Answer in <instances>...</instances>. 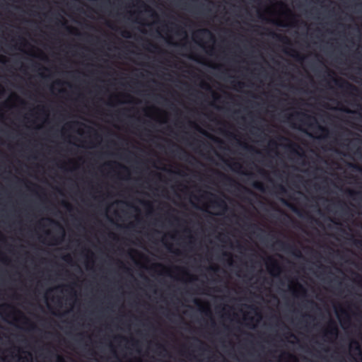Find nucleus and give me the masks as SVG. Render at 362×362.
<instances>
[{"instance_id": "31", "label": "nucleus", "mask_w": 362, "mask_h": 362, "mask_svg": "<svg viewBox=\"0 0 362 362\" xmlns=\"http://www.w3.org/2000/svg\"><path fill=\"white\" fill-rule=\"evenodd\" d=\"M57 362H66V361H65V359L62 356H57Z\"/></svg>"}, {"instance_id": "2", "label": "nucleus", "mask_w": 362, "mask_h": 362, "mask_svg": "<svg viewBox=\"0 0 362 362\" xmlns=\"http://www.w3.org/2000/svg\"><path fill=\"white\" fill-rule=\"evenodd\" d=\"M276 245L279 246L282 251L288 252L296 257H301L300 251L293 245H291L281 240H277Z\"/></svg>"}, {"instance_id": "45", "label": "nucleus", "mask_w": 362, "mask_h": 362, "mask_svg": "<svg viewBox=\"0 0 362 362\" xmlns=\"http://www.w3.org/2000/svg\"><path fill=\"white\" fill-rule=\"evenodd\" d=\"M354 244L355 245H362V242L358 240H354Z\"/></svg>"}, {"instance_id": "29", "label": "nucleus", "mask_w": 362, "mask_h": 362, "mask_svg": "<svg viewBox=\"0 0 362 362\" xmlns=\"http://www.w3.org/2000/svg\"><path fill=\"white\" fill-rule=\"evenodd\" d=\"M284 354L286 355L289 358L293 359L295 361H296V358L293 355L288 353H284Z\"/></svg>"}, {"instance_id": "34", "label": "nucleus", "mask_w": 362, "mask_h": 362, "mask_svg": "<svg viewBox=\"0 0 362 362\" xmlns=\"http://www.w3.org/2000/svg\"><path fill=\"white\" fill-rule=\"evenodd\" d=\"M273 23H275V24H276L277 25H279V26H281V27H286V26L285 24H283V23H281L276 22V21H273Z\"/></svg>"}, {"instance_id": "36", "label": "nucleus", "mask_w": 362, "mask_h": 362, "mask_svg": "<svg viewBox=\"0 0 362 362\" xmlns=\"http://www.w3.org/2000/svg\"><path fill=\"white\" fill-rule=\"evenodd\" d=\"M117 165H118V166H119L120 168H122V169H123V170H126V171H128V168H127L126 166H124V165H121V164H119V163H118Z\"/></svg>"}, {"instance_id": "38", "label": "nucleus", "mask_w": 362, "mask_h": 362, "mask_svg": "<svg viewBox=\"0 0 362 362\" xmlns=\"http://www.w3.org/2000/svg\"><path fill=\"white\" fill-rule=\"evenodd\" d=\"M202 88H207V89H209V88H210L208 84H206V83H203L202 84Z\"/></svg>"}, {"instance_id": "19", "label": "nucleus", "mask_w": 362, "mask_h": 362, "mask_svg": "<svg viewBox=\"0 0 362 362\" xmlns=\"http://www.w3.org/2000/svg\"><path fill=\"white\" fill-rule=\"evenodd\" d=\"M225 163L230 167V168L233 170H236L237 169H240L241 168V165L238 163H233L232 165L228 163L227 160H225Z\"/></svg>"}, {"instance_id": "12", "label": "nucleus", "mask_w": 362, "mask_h": 362, "mask_svg": "<svg viewBox=\"0 0 362 362\" xmlns=\"http://www.w3.org/2000/svg\"><path fill=\"white\" fill-rule=\"evenodd\" d=\"M271 35H272V37L274 38H276L278 40H279L280 42L286 44V45H291V41L290 40L286 37V36H283V35H278L275 33H271Z\"/></svg>"}, {"instance_id": "54", "label": "nucleus", "mask_w": 362, "mask_h": 362, "mask_svg": "<svg viewBox=\"0 0 362 362\" xmlns=\"http://www.w3.org/2000/svg\"><path fill=\"white\" fill-rule=\"evenodd\" d=\"M310 303L311 305H316V303H315L314 301H313V300H310Z\"/></svg>"}, {"instance_id": "16", "label": "nucleus", "mask_w": 362, "mask_h": 362, "mask_svg": "<svg viewBox=\"0 0 362 362\" xmlns=\"http://www.w3.org/2000/svg\"><path fill=\"white\" fill-rule=\"evenodd\" d=\"M148 45L150 47H147V49L150 52H158L164 53V52L163 50H161L156 45L149 42Z\"/></svg>"}, {"instance_id": "40", "label": "nucleus", "mask_w": 362, "mask_h": 362, "mask_svg": "<svg viewBox=\"0 0 362 362\" xmlns=\"http://www.w3.org/2000/svg\"><path fill=\"white\" fill-rule=\"evenodd\" d=\"M258 171H259V173L261 175H266V174H267V173H266V172H265V170H264L263 169L259 168Z\"/></svg>"}, {"instance_id": "57", "label": "nucleus", "mask_w": 362, "mask_h": 362, "mask_svg": "<svg viewBox=\"0 0 362 362\" xmlns=\"http://www.w3.org/2000/svg\"><path fill=\"white\" fill-rule=\"evenodd\" d=\"M344 111H345L346 112H351L349 109H344Z\"/></svg>"}, {"instance_id": "63", "label": "nucleus", "mask_w": 362, "mask_h": 362, "mask_svg": "<svg viewBox=\"0 0 362 362\" xmlns=\"http://www.w3.org/2000/svg\"><path fill=\"white\" fill-rule=\"evenodd\" d=\"M182 33L183 34H186V32H185V30H182Z\"/></svg>"}, {"instance_id": "9", "label": "nucleus", "mask_w": 362, "mask_h": 362, "mask_svg": "<svg viewBox=\"0 0 362 362\" xmlns=\"http://www.w3.org/2000/svg\"><path fill=\"white\" fill-rule=\"evenodd\" d=\"M176 154H179L178 155L179 158L182 160H185V161L190 162L189 160V158H193L194 160H195L194 157H193L192 156L189 155L187 152H186L185 150L180 148H179V150L177 151Z\"/></svg>"}, {"instance_id": "7", "label": "nucleus", "mask_w": 362, "mask_h": 362, "mask_svg": "<svg viewBox=\"0 0 362 362\" xmlns=\"http://www.w3.org/2000/svg\"><path fill=\"white\" fill-rule=\"evenodd\" d=\"M334 83L339 88L346 89L349 91H358V89L354 85L349 83L343 79L333 78Z\"/></svg>"}, {"instance_id": "26", "label": "nucleus", "mask_w": 362, "mask_h": 362, "mask_svg": "<svg viewBox=\"0 0 362 362\" xmlns=\"http://www.w3.org/2000/svg\"><path fill=\"white\" fill-rule=\"evenodd\" d=\"M350 166H351L353 168L356 169V170L362 173V167H360L358 165L356 164H350Z\"/></svg>"}, {"instance_id": "20", "label": "nucleus", "mask_w": 362, "mask_h": 362, "mask_svg": "<svg viewBox=\"0 0 362 362\" xmlns=\"http://www.w3.org/2000/svg\"><path fill=\"white\" fill-rule=\"evenodd\" d=\"M70 127L72 126H84L87 127L89 130H93L90 127L85 125L83 123L79 122H73L71 124H69Z\"/></svg>"}, {"instance_id": "17", "label": "nucleus", "mask_w": 362, "mask_h": 362, "mask_svg": "<svg viewBox=\"0 0 362 362\" xmlns=\"http://www.w3.org/2000/svg\"><path fill=\"white\" fill-rule=\"evenodd\" d=\"M252 187L256 189H258L261 192H264V186L263 185V183L260 182H258V181H255L252 183Z\"/></svg>"}, {"instance_id": "32", "label": "nucleus", "mask_w": 362, "mask_h": 362, "mask_svg": "<svg viewBox=\"0 0 362 362\" xmlns=\"http://www.w3.org/2000/svg\"><path fill=\"white\" fill-rule=\"evenodd\" d=\"M132 344L134 346H137L139 345V341L135 339H132Z\"/></svg>"}, {"instance_id": "39", "label": "nucleus", "mask_w": 362, "mask_h": 362, "mask_svg": "<svg viewBox=\"0 0 362 362\" xmlns=\"http://www.w3.org/2000/svg\"><path fill=\"white\" fill-rule=\"evenodd\" d=\"M210 269L212 270L213 272H216L218 270V267H211Z\"/></svg>"}, {"instance_id": "62", "label": "nucleus", "mask_w": 362, "mask_h": 362, "mask_svg": "<svg viewBox=\"0 0 362 362\" xmlns=\"http://www.w3.org/2000/svg\"><path fill=\"white\" fill-rule=\"evenodd\" d=\"M46 234H47V235H49V234H50V233H49V231H47V232H46Z\"/></svg>"}, {"instance_id": "27", "label": "nucleus", "mask_w": 362, "mask_h": 362, "mask_svg": "<svg viewBox=\"0 0 362 362\" xmlns=\"http://www.w3.org/2000/svg\"><path fill=\"white\" fill-rule=\"evenodd\" d=\"M121 35L124 37H126V38H129V37H131V35H130V33L128 32V31H123L122 32Z\"/></svg>"}, {"instance_id": "49", "label": "nucleus", "mask_w": 362, "mask_h": 362, "mask_svg": "<svg viewBox=\"0 0 362 362\" xmlns=\"http://www.w3.org/2000/svg\"><path fill=\"white\" fill-rule=\"evenodd\" d=\"M62 25L66 26V28L69 30H71V28H69V27L66 26V22H63V23H62Z\"/></svg>"}, {"instance_id": "6", "label": "nucleus", "mask_w": 362, "mask_h": 362, "mask_svg": "<svg viewBox=\"0 0 362 362\" xmlns=\"http://www.w3.org/2000/svg\"><path fill=\"white\" fill-rule=\"evenodd\" d=\"M194 39L201 40L203 37H208L211 41L214 42L215 38L213 33L206 28H201L193 33Z\"/></svg>"}, {"instance_id": "5", "label": "nucleus", "mask_w": 362, "mask_h": 362, "mask_svg": "<svg viewBox=\"0 0 362 362\" xmlns=\"http://www.w3.org/2000/svg\"><path fill=\"white\" fill-rule=\"evenodd\" d=\"M339 329L337 325L334 321H329L327 325V328L325 332V336L327 337H334L338 336Z\"/></svg>"}, {"instance_id": "58", "label": "nucleus", "mask_w": 362, "mask_h": 362, "mask_svg": "<svg viewBox=\"0 0 362 362\" xmlns=\"http://www.w3.org/2000/svg\"><path fill=\"white\" fill-rule=\"evenodd\" d=\"M212 326H215V322L214 320H212Z\"/></svg>"}, {"instance_id": "33", "label": "nucleus", "mask_w": 362, "mask_h": 362, "mask_svg": "<svg viewBox=\"0 0 362 362\" xmlns=\"http://www.w3.org/2000/svg\"><path fill=\"white\" fill-rule=\"evenodd\" d=\"M203 312H204V313L206 315H211V311L209 308H206V310H202Z\"/></svg>"}, {"instance_id": "3", "label": "nucleus", "mask_w": 362, "mask_h": 362, "mask_svg": "<svg viewBox=\"0 0 362 362\" xmlns=\"http://www.w3.org/2000/svg\"><path fill=\"white\" fill-rule=\"evenodd\" d=\"M205 194L209 195L213 198L210 199V202L214 206L221 209L223 211H226L228 209L227 204L223 199L209 192H205Z\"/></svg>"}, {"instance_id": "56", "label": "nucleus", "mask_w": 362, "mask_h": 362, "mask_svg": "<svg viewBox=\"0 0 362 362\" xmlns=\"http://www.w3.org/2000/svg\"><path fill=\"white\" fill-rule=\"evenodd\" d=\"M158 347L159 349H163V350H165L164 347L162 345H160V344H159Z\"/></svg>"}, {"instance_id": "59", "label": "nucleus", "mask_w": 362, "mask_h": 362, "mask_svg": "<svg viewBox=\"0 0 362 362\" xmlns=\"http://www.w3.org/2000/svg\"><path fill=\"white\" fill-rule=\"evenodd\" d=\"M256 315H258L259 317H261V315L259 313H257Z\"/></svg>"}, {"instance_id": "61", "label": "nucleus", "mask_w": 362, "mask_h": 362, "mask_svg": "<svg viewBox=\"0 0 362 362\" xmlns=\"http://www.w3.org/2000/svg\"><path fill=\"white\" fill-rule=\"evenodd\" d=\"M173 218H174L175 220H177V221H178V220H179V219H178L177 217H175V216H173Z\"/></svg>"}, {"instance_id": "10", "label": "nucleus", "mask_w": 362, "mask_h": 362, "mask_svg": "<svg viewBox=\"0 0 362 362\" xmlns=\"http://www.w3.org/2000/svg\"><path fill=\"white\" fill-rule=\"evenodd\" d=\"M284 52L288 55L293 57L298 62H302L304 59V57L301 55L298 52L294 49H291V52H288L287 50H285Z\"/></svg>"}, {"instance_id": "52", "label": "nucleus", "mask_w": 362, "mask_h": 362, "mask_svg": "<svg viewBox=\"0 0 362 362\" xmlns=\"http://www.w3.org/2000/svg\"><path fill=\"white\" fill-rule=\"evenodd\" d=\"M223 255H224V256H226V257H230V256H231V255H230V253H228V252H224V253H223Z\"/></svg>"}, {"instance_id": "44", "label": "nucleus", "mask_w": 362, "mask_h": 362, "mask_svg": "<svg viewBox=\"0 0 362 362\" xmlns=\"http://www.w3.org/2000/svg\"><path fill=\"white\" fill-rule=\"evenodd\" d=\"M298 286H299V288L303 291V293L305 294L306 291H305V288L300 284H298Z\"/></svg>"}, {"instance_id": "8", "label": "nucleus", "mask_w": 362, "mask_h": 362, "mask_svg": "<svg viewBox=\"0 0 362 362\" xmlns=\"http://www.w3.org/2000/svg\"><path fill=\"white\" fill-rule=\"evenodd\" d=\"M48 220L51 223H54L57 226H59V228L60 229L61 235H62L61 237L59 238H55V237L52 238L53 243L52 244V245H57V244L60 243L61 241L64 239V230L62 228V226L58 222H56V221H54V220H52V219H48Z\"/></svg>"}, {"instance_id": "53", "label": "nucleus", "mask_w": 362, "mask_h": 362, "mask_svg": "<svg viewBox=\"0 0 362 362\" xmlns=\"http://www.w3.org/2000/svg\"><path fill=\"white\" fill-rule=\"evenodd\" d=\"M93 131L95 132V138H99L100 135L95 130H93Z\"/></svg>"}, {"instance_id": "24", "label": "nucleus", "mask_w": 362, "mask_h": 362, "mask_svg": "<svg viewBox=\"0 0 362 362\" xmlns=\"http://www.w3.org/2000/svg\"><path fill=\"white\" fill-rule=\"evenodd\" d=\"M62 204L69 211H71L72 209L71 205L66 201L62 202Z\"/></svg>"}, {"instance_id": "64", "label": "nucleus", "mask_w": 362, "mask_h": 362, "mask_svg": "<svg viewBox=\"0 0 362 362\" xmlns=\"http://www.w3.org/2000/svg\"><path fill=\"white\" fill-rule=\"evenodd\" d=\"M291 337H296L293 334H291Z\"/></svg>"}, {"instance_id": "13", "label": "nucleus", "mask_w": 362, "mask_h": 362, "mask_svg": "<svg viewBox=\"0 0 362 362\" xmlns=\"http://www.w3.org/2000/svg\"><path fill=\"white\" fill-rule=\"evenodd\" d=\"M282 202L286 205L288 207H289L294 213H296V214H298L299 216H301V211L300 210H299L296 206H295L294 205L291 204V203H289L288 202H287L286 200L285 199H282Z\"/></svg>"}, {"instance_id": "1", "label": "nucleus", "mask_w": 362, "mask_h": 362, "mask_svg": "<svg viewBox=\"0 0 362 362\" xmlns=\"http://www.w3.org/2000/svg\"><path fill=\"white\" fill-rule=\"evenodd\" d=\"M294 117H298V119L300 121H301L304 124H308L309 126H312V124L310 123V121L314 122L315 124H316V127H317V129L324 134H327L328 132H329L328 129L326 127L320 126L317 123V119H316V118L315 117H313V116H311L310 115H308V114H306L305 112H297L295 113V115H289L288 117V119H291Z\"/></svg>"}, {"instance_id": "25", "label": "nucleus", "mask_w": 362, "mask_h": 362, "mask_svg": "<svg viewBox=\"0 0 362 362\" xmlns=\"http://www.w3.org/2000/svg\"><path fill=\"white\" fill-rule=\"evenodd\" d=\"M194 303L199 308V309H202V303L201 302L200 300L199 299H194Z\"/></svg>"}, {"instance_id": "55", "label": "nucleus", "mask_w": 362, "mask_h": 362, "mask_svg": "<svg viewBox=\"0 0 362 362\" xmlns=\"http://www.w3.org/2000/svg\"><path fill=\"white\" fill-rule=\"evenodd\" d=\"M213 96L214 97L215 99L218 98L217 95L215 93H213Z\"/></svg>"}, {"instance_id": "51", "label": "nucleus", "mask_w": 362, "mask_h": 362, "mask_svg": "<svg viewBox=\"0 0 362 362\" xmlns=\"http://www.w3.org/2000/svg\"><path fill=\"white\" fill-rule=\"evenodd\" d=\"M244 189H245L246 192H247L248 193H250V194H252V192L251 190H250L249 189L247 188H245L244 187Z\"/></svg>"}, {"instance_id": "50", "label": "nucleus", "mask_w": 362, "mask_h": 362, "mask_svg": "<svg viewBox=\"0 0 362 362\" xmlns=\"http://www.w3.org/2000/svg\"><path fill=\"white\" fill-rule=\"evenodd\" d=\"M249 227H250V228H256L257 226H256V225H255V224H250V225H249Z\"/></svg>"}, {"instance_id": "4", "label": "nucleus", "mask_w": 362, "mask_h": 362, "mask_svg": "<svg viewBox=\"0 0 362 362\" xmlns=\"http://www.w3.org/2000/svg\"><path fill=\"white\" fill-rule=\"evenodd\" d=\"M267 267L271 274L273 276L278 275L281 272V267L278 262L272 258L269 257L267 261Z\"/></svg>"}, {"instance_id": "15", "label": "nucleus", "mask_w": 362, "mask_h": 362, "mask_svg": "<svg viewBox=\"0 0 362 362\" xmlns=\"http://www.w3.org/2000/svg\"><path fill=\"white\" fill-rule=\"evenodd\" d=\"M218 174L223 179H224L226 181H227L230 185H232L233 184H237L236 182L233 179L230 177L229 176H228L223 173H218Z\"/></svg>"}, {"instance_id": "23", "label": "nucleus", "mask_w": 362, "mask_h": 362, "mask_svg": "<svg viewBox=\"0 0 362 362\" xmlns=\"http://www.w3.org/2000/svg\"><path fill=\"white\" fill-rule=\"evenodd\" d=\"M352 344H355V349L358 352V355L361 356V349L359 344L356 341H354Z\"/></svg>"}, {"instance_id": "47", "label": "nucleus", "mask_w": 362, "mask_h": 362, "mask_svg": "<svg viewBox=\"0 0 362 362\" xmlns=\"http://www.w3.org/2000/svg\"><path fill=\"white\" fill-rule=\"evenodd\" d=\"M279 139L281 140V141H288V140L287 138H286L284 136H280L279 138Z\"/></svg>"}, {"instance_id": "41", "label": "nucleus", "mask_w": 362, "mask_h": 362, "mask_svg": "<svg viewBox=\"0 0 362 362\" xmlns=\"http://www.w3.org/2000/svg\"><path fill=\"white\" fill-rule=\"evenodd\" d=\"M269 144H270L271 146H275V147H276V146H277V144H276V141H271L269 142Z\"/></svg>"}, {"instance_id": "37", "label": "nucleus", "mask_w": 362, "mask_h": 362, "mask_svg": "<svg viewBox=\"0 0 362 362\" xmlns=\"http://www.w3.org/2000/svg\"><path fill=\"white\" fill-rule=\"evenodd\" d=\"M168 249L169 250V251H170V252H174V253H175V254H176V255H180V252H179V251H178V250L173 251V250H171V247H168Z\"/></svg>"}, {"instance_id": "22", "label": "nucleus", "mask_w": 362, "mask_h": 362, "mask_svg": "<svg viewBox=\"0 0 362 362\" xmlns=\"http://www.w3.org/2000/svg\"><path fill=\"white\" fill-rule=\"evenodd\" d=\"M275 187L278 189L279 192L281 194L285 193L286 192V188L282 185H276Z\"/></svg>"}, {"instance_id": "48", "label": "nucleus", "mask_w": 362, "mask_h": 362, "mask_svg": "<svg viewBox=\"0 0 362 362\" xmlns=\"http://www.w3.org/2000/svg\"><path fill=\"white\" fill-rule=\"evenodd\" d=\"M4 59H5L4 57L0 56V62L4 63L5 62Z\"/></svg>"}, {"instance_id": "30", "label": "nucleus", "mask_w": 362, "mask_h": 362, "mask_svg": "<svg viewBox=\"0 0 362 362\" xmlns=\"http://www.w3.org/2000/svg\"><path fill=\"white\" fill-rule=\"evenodd\" d=\"M157 267H159V268H163V264H159V263H158V264H155L151 267V269H156V268H157Z\"/></svg>"}, {"instance_id": "42", "label": "nucleus", "mask_w": 362, "mask_h": 362, "mask_svg": "<svg viewBox=\"0 0 362 362\" xmlns=\"http://www.w3.org/2000/svg\"><path fill=\"white\" fill-rule=\"evenodd\" d=\"M64 259L65 261H66V262L69 261V260L71 259V257H70V255H66V256H64Z\"/></svg>"}, {"instance_id": "21", "label": "nucleus", "mask_w": 362, "mask_h": 362, "mask_svg": "<svg viewBox=\"0 0 362 362\" xmlns=\"http://www.w3.org/2000/svg\"><path fill=\"white\" fill-rule=\"evenodd\" d=\"M234 88H241L245 86V83L240 81H233L231 82Z\"/></svg>"}, {"instance_id": "60", "label": "nucleus", "mask_w": 362, "mask_h": 362, "mask_svg": "<svg viewBox=\"0 0 362 362\" xmlns=\"http://www.w3.org/2000/svg\"><path fill=\"white\" fill-rule=\"evenodd\" d=\"M57 84H61L62 83H61V81H57Z\"/></svg>"}, {"instance_id": "11", "label": "nucleus", "mask_w": 362, "mask_h": 362, "mask_svg": "<svg viewBox=\"0 0 362 362\" xmlns=\"http://www.w3.org/2000/svg\"><path fill=\"white\" fill-rule=\"evenodd\" d=\"M288 148L291 150V153L299 156L300 157H303L305 155L303 153H300L298 149L300 148V146L294 143H290L288 146Z\"/></svg>"}, {"instance_id": "28", "label": "nucleus", "mask_w": 362, "mask_h": 362, "mask_svg": "<svg viewBox=\"0 0 362 362\" xmlns=\"http://www.w3.org/2000/svg\"><path fill=\"white\" fill-rule=\"evenodd\" d=\"M196 127L197 128V130L201 132L202 134H203L204 135H206V136H209V134L204 130H203L202 129L199 128L198 126L196 125Z\"/></svg>"}, {"instance_id": "43", "label": "nucleus", "mask_w": 362, "mask_h": 362, "mask_svg": "<svg viewBox=\"0 0 362 362\" xmlns=\"http://www.w3.org/2000/svg\"><path fill=\"white\" fill-rule=\"evenodd\" d=\"M228 135L230 137H231V138H233V139H236V136H235L234 134H233V133H230H230H228Z\"/></svg>"}, {"instance_id": "46", "label": "nucleus", "mask_w": 362, "mask_h": 362, "mask_svg": "<svg viewBox=\"0 0 362 362\" xmlns=\"http://www.w3.org/2000/svg\"><path fill=\"white\" fill-rule=\"evenodd\" d=\"M243 146L246 148H250V150H252V151H255V149L253 148V147H249L248 146H247L246 144H243Z\"/></svg>"}, {"instance_id": "18", "label": "nucleus", "mask_w": 362, "mask_h": 362, "mask_svg": "<svg viewBox=\"0 0 362 362\" xmlns=\"http://www.w3.org/2000/svg\"><path fill=\"white\" fill-rule=\"evenodd\" d=\"M18 313H20L21 317L24 319V323L30 325V329H35V325L33 323H31V322L28 318H26L21 313H20L19 311H18Z\"/></svg>"}, {"instance_id": "14", "label": "nucleus", "mask_w": 362, "mask_h": 362, "mask_svg": "<svg viewBox=\"0 0 362 362\" xmlns=\"http://www.w3.org/2000/svg\"><path fill=\"white\" fill-rule=\"evenodd\" d=\"M139 2L141 3L140 4L141 7L144 8L146 11L151 12V16L153 17H157L158 16L157 13L151 7H149L147 4H146L144 2H141V1H139Z\"/></svg>"}, {"instance_id": "35", "label": "nucleus", "mask_w": 362, "mask_h": 362, "mask_svg": "<svg viewBox=\"0 0 362 362\" xmlns=\"http://www.w3.org/2000/svg\"><path fill=\"white\" fill-rule=\"evenodd\" d=\"M349 194L350 196L353 197L354 195L356 194L357 192L354 190H349Z\"/></svg>"}]
</instances>
